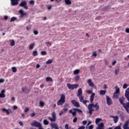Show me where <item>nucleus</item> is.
<instances>
[{"instance_id":"nucleus-1","label":"nucleus","mask_w":129,"mask_h":129,"mask_svg":"<svg viewBox=\"0 0 129 129\" xmlns=\"http://www.w3.org/2000/svg\"><path fill=\"white\" fill-rule=\"evenodd\" d=\"M77 96L79 97L80 101L82 102L84 104H85L86 106H87V104L86 103H89V101L84 100V97L82 95V88H80L78 90Z\"/></svg>"},{"instance_id":"nucleus-2","label":"nucleus","mask_w":129,"mask_h":129,"mask_svg":"<svg viewBox=\"0 0 129 129\" xmlns=\"http://www.w3.org/2000/svg\"><path fill=\"white\" fill-rule=\"evenodd\" d=\"M65 103V95L63 94L61 95L60 98L57 102V105H62Z\"/></svg>"},{"instance_id":"nucleus-3","label":"nucleus","mask_w":129,"mask_h":129,"mask_svg":"<svg viewBox=\"0 0 129 129\" xmlns=\"http://www.w3.org/2000/svg\"><path fill=\"white\" fill-rule=\"evenodd\" d=\"M115 89H116V90L113 94V98H115V99H117V98L119 97V88H118V87L117 86H115Z\"/></svg>"},{"instance_id":"nucleus-4","label":"nucleus","mask_w":129,"mask_h":129,"mask_svg":"<svg viewBox=\"0 0 129 129\" xmlns=\"http://www.w3.org/2000/svg\"><path fill=\"white\" fill-rule=\"evenodd\" d=\"M88 94H91L90 96V101L91 103H92L93 102V100H94V96H95V93H92V90H87L86 91Z\"/></svg>"},{"instance_id":"nucleus-5","label":"nucleus","mask_w":129,"mask_h":129,"mask_svg":"<svg viewBox=\"0 0 129 129\" xmlns=\"http://www.w3.org/2000/svg\"><path fill=\"white\" fill-rule=\"evenodd\" d=\"M67 86L68 87L69 89H70V90H74V89L77 88L78 86H79V85L78 84L73 85L67 84Z\"/></svg>"},{"instance_id":"nucleus-6","label":"nucleus","mask_w":129,"mask_h":129,"mask_svg":"<svg viewBox=\"0 0 129 129\" xmlns=\"http://www.w3.org/2000/svg\"><path fill=\"white\" fill-rule=\"evenodd\" d=\"M91 104H89L88 106V109H89V113L91 115L92 114V112L94 111V109H93V107H94V104H92V103H91Z\"/></svg>"},{"instance_id":"nucleus-7","label":"nucleus","mask_w":129,"mask_h":129,"mask_svg":"<svg viewBox=\"0 0 129 129\" xmlns=\"http://www.w3.org/2000/svg\"><path fill=\"white\" fill-rule=\"evenodd\" d=\"M52 117H48V118L50 120V121H56V119H57V117L56 116V113L55 112H53L51 114Z\"/></svg>"},{"instance_id":"nucleus-8","label":"nucleus","mask_w":129,"mask_h":129,"mask_svg":"<svg viewBox=\"0 0 129 129\" xmlns=\"http://www.w3.org/2000/svg\"><path fill=\"white\" fill-rule=\"evenodd\" d=\"M87 83L89 85V86L92 87L94 89H96V86H95L94 84H93V82H92V80L91 79H88L87 80Z\"/></svg>"},{"instance_id":"nucleus-9","label":"nucleus","mask_w":129,"mask_h":129,"mask_svg":"<svg viewBox=\"0 0 129 129\" xmlns=\"http://www.w3.org/2000/svg\"><path fill=\"white\" fill-rule=\"evenodd\" d=\"M19 7H23L25 10L28 9V6H27V1H23L19 4Z\"/></svg>"},{"instance_id":"nucleus-10","label":"nucleus","mask_w":129,"mask_h":129,"mask_svg":"<svg viewBox=\"0 0 129 129\" xmlns=\"http://www.w3.org/2000/svg\"><path fill=\"white\" fill-rule=\"evenodd\" d=\"M3 112H6V114L7 115H9V114H11L13 113V111L11 109H6V108H4L2 109Z\"/></svg>"},{"instance_id":"nucleus-11","label":"nucleus","mask_w":129,"mask_h":129,"mask_svg":"<svg viewBox=\"0 0 129 129\" xmlns=\"http://www.w3.org/2000/svg\"><path fill=\"white\" fill-rule=\"evenodd\" d=\"M42 125L40 122H37V121H34L31 123V126H35L36 127H39Z\"/></svg>"},{"instance_id":"nucleus-12","label":"nucleus","mask_w":129,"mask_h":129,"mask_svg":"<svg viewBox=\"0 0 129 129\" xmlns=\"http://www.w3.org/2000/svg\"><path fill=\"white\" fill-rule=\"evenodd\" d=\"M123 107L125 109L126 112H127V113H129V101L127 103L123 104Z\"/></svg>"},{"instance_id":"nucleus-13","label":"nucleus","mask_w":129,"mask_h":129,"mask_svg":"<svg viewBox=\"0 0 129 129\" xmlns=\"http://www.w3.org/2000/svg\"><path fill=\"white\" fill-rule=\"evenodd\" d=\"M106 102L108 105H111L112 104V100L108 96H106Z\"/></svg>"},{"instance_id":"nucleus-14","label":"nucleus","mask_w":129,"mask_h":129,"mask_svg":"<svg viewBox=\"0 0 129 129\" xmlns=\"http://www.w3.org/2000/svg\"><path fill=\"white\" fill-rule=\"evenodd\" d=\"M110 117L113 118V121H114V123H117V122H118V119H119L118 116L110 115Z\"/></svg>"},{"instance_id":"nucleus-15","label":"nucleus","mask_w":129,"mask_h":129,"mask_svg":"<svg viewBox=\"0 0 129 129\" xmlns=\"http://www.w3.org/2000/svg\"><path fill=\"white\" fill-rule=\"evenodd\" d=\"M19 14H20V18H23L24 17V16H27V14H26V13L24 12V10H20L19 11Z\"/></svg>"},{"instance_id":"nucleus-16","label":"nucleus","mask_w":129,"mask_h":129,"mask_svg":"<svg viewBox=\"0 0 129 129\" xmlns=\"http://www.w3.org/2000/svg\"><path fill=\"white\" fill-rule=\"evenodd\" d=\"M71 102L72 103H73V105H74V106H76V107H79L80 106V105H79V103L75 101V100H72Z\"/></svg>"},{"instance_id":"nucleus-17","label":"nucleus","mask_w":129,"mask_h":129,"mask_svg":"<svg viewBox=\"0 0 129 129\" xmlns=\"http://www.w3.org/2000/svg\"><path fill=\"white\" fill-rule=\"evenodd\" d=\"M6 90H3L0 93V98H5L6 97Z\"/></svg>"},{"instance_id":"nucleus-18","label":"nucleus","mask_w":129,"mask_h":129,"mask_svg":"<svg viewBox=\"0 0 129 129\" xmlns=\"http://www.w3.org/2000/svg\"><path fill=\"white\" fill-rule=\"evenodd\" d=\"M125 97L126 98L127 100L129 101V88L125 91Z\"/></svg>"},{"instance_id":"nucleus-19","label":"nucleus","mask_w":129,"mask_h":129,"mask_svg":"<svg viewBox=\"0 0 129 129\" xmlns=\"http://www.w3.org/2000/svg\"><path fill=\"white\" fill-rule=\"evenodd\" d=\"M128 124H129V120H127L123 125V128L129 129Z\"/></svg>"},{"instance_id":"nucleus-20","label":"nucleus","mask_w":129,"mask_h":129,"mask_svg":"<svg viewBox=\"0 0 129 129\" xmlns=\"http://www.w3.org/2000/svg\"><path fill=\"white\" fill-rule=\"evenodd\" d=\"M50 125H51V128L52 129H53V128L59 129V127L58 126V124H57V123H52L50 124Z\"/></svg>"},{"instance_id":"nucleus-21","label":"nucleus","mask_w":129,"mask_h":129,"mask_svg":"<svg viewBox=\"0 0 129 129\" xmlns=\"http://www.w3.org/2000/svg\"><path fill=\"white\" fill-rule=\"evenodd\" d=\"M97 126V129H104V124L103 122H101Z\"/></svg>"},{"instance_id":"nucleus-22","label":"nucleus","mask_w":129,"mask_h":129,"mask_svg":"<svg viewBox=\"0 0 129 129\" xmlns=\"http://www.w3.org/2000/svg\"><path fill=\"white\" fill-rule=\"evenodd\" d=\"M119 101L121 104H122V106H123V104H125V103H123V101H124V97H121L119 98Z\"/></svg>"},{"instance_id":"nucleus-23","label":"nucleus","mask_w":129,"mask_h":129,"mask_svg":"<svg viewBox=\"0 0 129 129\" xmlns=\"http://www.w3.org/2000/svg\"><path fill=\"white\" fill-rule=\"evenodd\" d=\"M19 0H11V5L12 6H16L19 4Z\"/></svg>"},{"instance_id":"nucleus-24","label":"nucleus","mask_w":129,"mask_h":129,"mask_svg":"<svg viewBox=\"0 0 129 129\" xmlns=\"http://www.w3.org/2000/svg\"><path fill=\"white\" fill-rule=\"evenodd\" d=\"M102 119H101V118H96L95 120L96 124H97V125L99 124V122H100V121H102Z\"/></svg>"},{"instance_id":"nucleus-25","label":"nucleus","mask_w":129,"mask_h":129,"mask_svg":"<svg viewBox=\"0 0 129 129\" xmlns=\"http://www.w3.org/2000/svg\"><path fill=\"white\" fill-rule=\"evenodd\" d=\"M45 81L46 82H53V79L52 78L47 77L45 78Z\"/></svg>"},{"instance_id":"nucleus-26","label":"nucleus","mask_w":129,"mask_h":129,"mask_svg":"<svg viewBox=\"0 0 129 129\" xmlns=\"http://www.w3.org/2000/svg\"><path fill=\"white\" fill-rule=\"evenodd\" d=\"M80 80V76L77 75L75 77V82H78Z\"/></svg>"},{"instance_id":"nucleus-27","label":"nucleus","mask_w":129,"mask_h":129,"mask_svg":"<svg viewBox=\"0 0 129 129\" xmlns=\"http://www.w3.org/2000/svg\"><path fill=\"white\" fill-rule=\"evenodd\" d=\"M10 46H12V47L15 46V45H16V42H15V40L14 39L12 40H10Z\"/></svg>"},{"instance_id":"nucleus-28","label":"nucleus","mask_w":129,"mask_h":129,"mask_svg":"<svg viewBox=\"0 0 129 129\" xmlns=\"http://www.w3.org/2000/svg\"><path fill=\"white\" fill-rule=\"evenodd\" d=\"M73 73L74 75H77L78 74H79V73H80V70L79 69L75 70L74 71Z\"/></svg>"},{"instance_id":"nucleus-29","label":"nucleus","mask_w":129,"mask_h":129,"mask_svg":"<svg viewBox=\"0 0 129 129\" xmlns=\"http://www.w3.org/2000/svg\"><path fill=\"white\" fill-rule=\"evenodd\" d=\"M68 108H69V105L68 104H66L64 106L63 110L64 111H67L68 110Z\"/></svg>"},{"instance_id":"nucleus-30","label":"nucleus","mask_w":129,"mask_h":129,"mask_svg":"<svg viewBox=\"0 0 129 129\" xmlns=\"http://www.w3.org/2000/svg\"><path fill=\"white\" fill-rule=\"evenodd\" d=\"M35 46V43L33 42L32 43H31L30 45H29V50H33L34 49V47Z\"/></svg>"},{"instance_id":"nucleus-31","label":"nucleus","mask_w":129,"mask_h":129,"mask_svg":"<svg viewBox=\"0 0 129 129\" xmlns=\"http://www.w3.org/2000/svg\"><path fill=\"white\" fill-rule=\"evenodd\" d=\"M64 3L66 5H72V2H71V0H65Z\"/></svg>"},{"instance_id":"nucleus-32","label":"nucleus","mask_w":129,"mask_h":129,"mask_svg":"<svg viewBox=\"0 0 129 129\" xmlns=\"http://www.w3.org/2000/svg\"><path fill=\"white\" fill-rule=\"evenodd\" d=\"M45 102H44V101H41L40 102H39V105L40 106V107H43L45 105Z\"/></svg>"},{"instance_id":"nucleus-33","label":"nucleus","mask_w":129,"mask_h":129,"mask_svg":"<svg viewBox=\"0 0 129 129\" xmlns=\"http://www.w3.org/2000/svg\"><path fill=\"white\" fill-rule=\"evenodd\" d=\"M105 93H106V90H101V91H100V95H105Z\"/></svg>"},{"instance_id":"nucleus-34","label":"nucleus","mask_w":129,"mask_h":129,"mask_svg":"<svg viewBox=\"0 0 129 129\" xmlns=\"http://www.w3.org/2000/svg\"><path fill=\"white\" fill-rule=\"evenodd\" d=\"M45 45L47 47H51L52 46V43L50 42V41H47L45 42Z\"/></svg>"},{"instance_id":"nucleus-35","label":"nucleus","mask_w":129,"mask_h":129,"mask_svg":"<svg viewBox=\"0 0 129 129\" xmlns=\"http://www.w3.org/2000/svg\"><path fill=\"white\" fill-rule=\"evenodd\" d=\"M94 107H95L97 110H98V109H99V105H98V103H96L95 105H94Z\"/></svg>"},{"instance_id":"nucleus-36","label":"nucleus","mask_w":129,"mask_h":129,"mask_svg":"<svg viewBox=\"0 0 129 129\" xmlns=\"http://www.w3.org/2000/svg\"><path fill=\"white\" fill-rule=\"evenodd\" d=\"M12 72H13V73H16V72H17V68H16V67H13L12 68Z\"/></svg>"},{"instance_id":"nucleus-37","label":"nucleus","mask_w":129,"mask_h":129,"mask_svg":"<svg viewBox=\"0 0 129 129\" xmlns=\"http://www.w3.org/2000/svg\"><path fill=\"white\" fill-rule=\"evenodd\" d=\"M118 73H119V68H118L115 70V75H118Z\"/></svg>"},{"instance_id":"nucleus-38","label":"nucleus","mask_w":129,"mask_h":129,"mask_svg":"<svg viewBox=\"0 0 129 129\" xmlns=\"http://www.w3.org/2000/svg\"><path fill=\"white\" fill-rule=\"evenodd\" d=\"M75 110V111H77L79 113H80L81 114H82V112H83L81 109H74Z\"/></svg>"},{"instance_id":"nucleus-39","label":"nucleus","mask_w":129,"mask_h":129,"mask_svg":"<svg viewBox=\"0 0 129 129\" xmlns=\"http://www.w3.org/2000/svg\"><path fill=\"white\" fill-rule=\"evenodd\" d=\"M43 123L44 124H45V125H48V124H49V122L48 121V120H47V119H44Z\"/></svg>"},{"instance_id":"nucleus-40","label":"nucleus","mask_w":129,"mask_h":129,"mask_svg":"<svg viewBox=\"0 0 129 129\" xmlns=\"http://www.w3.org/2000/svg\"><path fill=\"white\" fill-rule=\"evenodd\" d=\"M53 60H52V59H49L47 61H46V64H47V65H49V64H51Z\"/></svg>"},{"instance_id":"nucleus-41","label":"nucleus","mask_w":129,"mask_h":129,"mask_svg":"<svg viewBox=\"0 0 129 129\" xmlns=\"http://www.w3.org/2000/svg\"><path fill=\"white\" fill-rule=\"evenodd\" d=\"M128 86H129L128 84H127L126 83L124 84L123 85V89H126V88H127Z\"/></svg>"},{"instance_id":"nucleus-42","label":"nucleus","mask_w":129,"mask_h":129,"mask_svg":"<svg viewBox=\"0 0 129 129\" xmlns=\"http://www.w3.org/2000/svg\"><path fill=\"white\" fill-rule=\"evenodd\" d=\"M29 115L31 117H34V116L36 115V113H35V111H33L32 113H30Z\"/></svg>"},{"instance_id":"nucleus-43","label":"nucleus","mask_w":129,"mask_h":129,"mask_svg":"<svg viewBox=\"0 0 129 129\" xmlns=\"http://www.w3.org/2000/svg\"><path fill=\"white\" fill-rule=\"evenodd\" d=\"M33 56H37V55H38V51H37V50H34L33 51Z\"/></svg>"},{"instance_id":"nucleus-44","label":"nucleus","mask_w":129,"mask_h":129,"mask_svg":"<svg viewBox=\"0 0 129 129\" xmlns=\"http://www.w3.org/2000/svg\"><path fill=\"white\" fill-rule=\"evenodd\" d=\"M92 56H93V57H97V52L96 51H94L92 53Z\"/></svg>"},{"instance_id":"nucleus-45","label":"nucleus","mask_w":129,"mask_h":129,"mask_svg":"<svg viewBox=\"0 0 129 129\" xmlns=\"http://www.w3.org/2000/svg\"><path fill=\"white\" fill-rule=\"evenodd\" d=\"M16 20H17V18L16 17H12L10 20V22H15V21H16Z\"/></svg>"},{"instance_id":"nucleus-46","label":"nucleus","mask_w":129,"mask_h":129,"mask_svg":"<svg viewBox=\"0 0 129 129\" xmlns=\"http://www.w3.org/2000/svg\"><path fill=\"white\" fill-rule=\"evenodd\" d=\"M50 2H54V1H55V2H56V3H61V2H62V0H50Z\"/></svg>"},{"instance_id":"nucleus-47","label":"nucleus","mask_w":129,"mask_h":129,"mask_svg":"<svg viewBox=\"0 0 129 129\" xmlns=\"http://www.w3.org/2000/svg\"><path fill=\"white\" fill-rule=\"evenodd\" d=\"M33 34H34V35H38V34H39V32L37 30H34Z\"/></svg>"},{"instance_id":"nucleus-48","label":"nucleus","mask_w":129,"mask_h":129,"mask_svg":"<svg viewBox=\"0 0 129 129\" xmlns=\"http://www.w3.org/2000/svg\"><path fill=\"white\" fill-rule=\"evenodd\" d=\"M41 55H47V52L45 51H42L41 52Z\"/></svg>"},{"instance_id":"nucleus-49","label":"nucleus","mask_w":129,"mask_h":129,"mask_svg":"<svg viewBox=\"0 0 129 129\" xmlns=\"http://www.w3.org/2000/svg\"><path fill=\"white\" fill-rule=\"evenodd\" d=\"M30 110V109L27 107L24 109V112H28Z\"/></svg>"},{"instance_id":"nucleus-50","label":"nucleus","mask_w":129,"mask_h":129,"mask_svg":"<svg viewBox=\"0 0 129 129\" xmlns=\"http://www.w3.org/2000/svg\"><path fill=\"white\" fill-rule=\"evenodd\" d=\"M91 70L94 71L95 70V67L94 66H91L90 67Z\"/></svg>"},{"instance_id":"nucleus-51","label":"nucleus","mask_w":129,"mask_h":129,"mask_svg":"<svg viewBox=\"0 0 129 129\" xmlns=\"http://www.w3.org/2000/svg\"><path fill=\"white\" fill-rule=\"evenodd\" d=\"M26 90H27V87H24L23 88H22L23 92H25V91H26Z\"/></svg>"},{"instance_id":"nucleus-52","label":"nucleus","mask_w":129,"mask_h":129,"mask_svg":"<svg viewBox=\"0 0 129 129\" xmlns=\"http://www.w3.org/2000/svg\"><path fill=\"white\" fill-rule=\"evenodd\" d=\"M125 32L127 34H129V28H126L125 30Z\"/></svg>"},{"instance_id":"nucleus-53","label":"nucleus","mask_w":129,"mask_h":129,"mask_svg":"<svg viewBox=\"0 0 129 129\" xmlns=\"http://www.w3.org/2000/svg\"><path fill=\"white\" fill-rule=\"evenodd\" d=\"M64 127L66 129H69V125L68 124H66Z\"/></svg>"},{"instance_id":"nucleus-54","label":"nucleus","mask_w":129,"mask_h":129,"mask_svg":"<svg viewBox=\"0 0 129 129\" xmlns=\"http://www.w3.org/2000/svg\"><path fill=\"white\" fill-rule=\"evenodd\" d=\"M29 4H30V5H34V4H35V1L32 0V1H30L29 2Z\"/></svg>"},{"instance_id":"nucleus-55","label":"nucleus","mask_w":129,"mask_h":129,"mask_svg":"<svg viewBox=\"0 0 129 129\" xmlns=\"http://www.w3.org/2000/svg\"><path fill=\"white\" fill-rule=\"evenodd\" d=\"M105 10H109V9H110V6H108L105 7Z\"/></svg>"},{"instance_id":"nucleus-56","label":"nucleus","mask_w":129,"mask_h":129,"mask_svg":"<svg viewBox=\"0 0 129 129\" xmlns=\"http://www.w3.org/2000/svg\"><path fill=\"white\" fill-rule=\"evenodd\" d=\"M19 124L21 125V126H24V123L22 121H19Z\"/></svg>"},{"instance_id":"nucleus-57","label":"nucleus","mask_w":129,"mask_h":129,"mask_svg":"<svg viewBox=\"0 0 129 129\" xmlns=\"http://www.w3.org/2000/svg\"><path fill=\"white\" fill-rule=\"evenodd\" d=\"M4 82H5V79H0V83H4Z\"/></svg>"},{"instance_id":"nucleus-58","label":"nucleus","mask_w":129,"mask_h":129,"mask_svg":"<svg viewBox=\"0 0 129 129\" xmlns=\"http://www.w3.org/2000/svg\"><path fill=\"white\" fill-rule=\"evenodd\" d=\"M72 115L73 116H76V111H74L73 113H72Z\"/></svg>"},{"instance_id":"nucleus-59","label":"nucleus","mask_w":129,"mask_h":129,"mask_svg":"<svg viewBox=\"0 0 129 129\" xmlns=\"http://www.w3.org/2000/svg\"><path fill=\"white\" fill-rule=\"evenodd\" d=\"M115 64H116V60H114L112 62V65L113 66H114V65H115Z\"/></svg>"},{"instance_id":"nucleus-60","label":"nucleus","mask_w":129,"mask_h":129,"mask_svg":"<svg viewBox=\"0 0 129 129\" xmlns=\"http://www.w3.org/2000/svg\"><path fill=\"white\" fill-rule=\"evenodd\" d=\"M78 129H85V126H80Z\"/></svg>"},{"instance_id":"nucleus-61","label":"nucleus","mask_w":129,"mask_h":129,"mask_svg":"<svg viewBox=\"0 0 129 129\" xmlns=\"http://www.w3.org/2000/svg\"><path fill=\"white\" fill-rule=\"evenodd\" d=\"M36 67L37 69H39V68H40V67H41V66L39 64H37Z\"/></svg>"},{"instance_id":"nucleus-62","label":"nucleus","mask_w":129,"mask_h":129,"mask_svg":"<svg viewBox=\"0 0 129 129\" xmlns=\"http://www.w3.org/2000/svg\"><path fill=\"white\" fill-rule=\"evenodd\" d=\"M76 121H77V117H75L74 119H73V122L75 123L76 122Z\"/></svg>"},{"instance_id":"nucleus-63","label":"nucleus","mask_w":129,"mask_h":129,"mask_svg":"<svg viewBox=\"0 0 129 129\" xmlns=\"http://www.w3.org/2000/svg\"><path fill=\"white\" fill-rule=\"evenodd\" d=\"M88 129H93V125H91L89 126Z\"/></svg>"},{"instance_id":"nucleus-64","label":"nucleus","mask_w":129,"mask_h":129,"mask_svg":"<svg viewBox=\"0 0 129 129\" xmlns=\"http://www.w3.org/2000/svg\"><path fill=\"white\" fill-rule=\"evenodd\" d=\"M114 129H121L120 126H117L114 128Z\"/></svg>"}]
</instances>
